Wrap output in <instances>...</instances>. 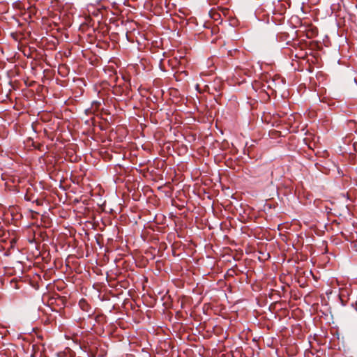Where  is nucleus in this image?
<instances>
[{
    "label": "nucleus",
    "mask_w": 357,
    "mask_h": 357,
    "mask_svg": "<svg viewBox=\"0 0 357 357\" xmlns=\"http://www.w3.org/2000/svg\"><path fill=\"white\" fill-rule=\"evenodd\" d=\"M347 123L353 130H356L357 123L354 120H349L348 121Z\"/></svg>",
    "instance_id": "8"
},
{
    "label": "nucleus",
    "mask_w": 357,
    "mask_h": 357,
    "mask_svg": "<svg viewBox=\"0 0 357 357\" xmlns=\"http://www.w3.org/2000/svg\"><path fill=\"white\" fill-rule=\"evenodd\" d=\"M17 238L16 237L11 238L10 239V247H13V244L16 243Z\"/></svg>",
    "instance_id": "12"
},
{
    "label": "nucleus",
    "mask_w": 357,
    "mask_h": 357,
    "mask_svg": "<svg viewBox=\"0 0 357 357\" xmlns=\"http://www.w3.org/2000/svg\"><path fill=\"white\" fill-rule=\"evenodd\" d=\"M210 15L211 18L215 21H218L220 18V14L215 10H211L210 11Z\"/></svg>",
    "instance_id": "6"
},
{
    "label": "nucleus",
    "mask_w": 357,
    "mask_h": 357,
    "mask_svg": "<svg viewBox=\"0 0 357 357\" xmlns=\"http://www.w3.org/2000/svg\"><path fill=\"white\" fill-rule=\"evenodd\" d=\"M96 321L100 325H104L107 322V318L102 313H99L95 317Z\"/></svg>",
    "instance_id": "3"
},
{
    "label": "nucleus",
    "mask_w": 357,
    "mask_h": 357,
    "mask_svg": "<svg viewBox=\"0 0 357 357\" xmlns=\"http://www.w3.org/2000/svg\"><path fill=\"white\" fill-rule=\"evenodd\" d=\"M79 306L82 310L86 312H93L91 305L87 302V301L84 298H82L79 301Z\"/></svg>",
    "instance_id": "1"
},
{
    "label": "nucleus",
    "mask_w": 357,
    "mask_h": 357,
    "mask_svg": "<svg viewBox=\"0 0 357 357\" xmlns=\"http://www.w3.org/2000/svg\"><path fill=\"white\" fill-rule=\"evenodd\" d=\"M307 56V53L305 52H301L299 54H296L295 57L298 59H304Z\"/></svg>",
    "instance_id": "10"
},
{
    "label": "nucleus",
    "mask_w": 357,
    "mask_h": 357,
    "mask_svg": "<svg viewBox=\"0 0 357 357\" xmlns=\"http://www.w3.org/2000/svg\"><path fill=\"white\" fill-rule=\"evenodd\" d=\"M100 102L98 101H93L91 104V109L93 110V112H96L98 111L100 107Z\"/></svg>",
    "instance_id": "7"
},
{
    "label": "nucleus",
    "mask_w": 357,
    "mask_h": 357,
    "mask_svg": "<svg viewBox=\"0 0 357 357\" xmlns=\"http://www.w3.org/2000/svg\"><path fill=\"white\" fill-rule=\"evenodd\" d=\"M350 248L354 251L357 252V240L353 241L350 243Z\"/></svg>",
    "instance_id": "9"
},
{
    "label": "nucleus",
    "mask_w": 357,
    "mask_h": 357,
    "mask_svg": "<svg viewBox=\"0 0 357 357\" xmlns=\"http://www.w3.org/2000/svg\"><path fill=\"white\" fill-rule=\"evenodd\" d=\"M8 235H9V232L2 227H0V238L2 241H6V238Z\"/></svg>",
    "instance_id": "5"
},
{
    "label": "nucleus",
    "mask_w": 357,
    "mask_h": 357,
    "mask_svg": "<svg viewBox=\"0 0 357 357\" xmlns=\"http://www.w3.org/2000/svg\"><path fill=\"white\" fill-rule=\"evenodd\" d=\"M221 10H222V13H223L225 15L228 13V11H229V10H228L227 8H222Z\"/></svg>",
    "instance_id": "13"
},
{
    "label": "nucleus",
    "mask_w": 357,
    "mask_h": 357,
    "mask_svg": "<svg viewBox=\"0 0 357 357\" xmlns=\"http://www.w3.org/2000/svg\"><path fill=\"white\" fill-rule=\"evenodd\" d=\"M30 213H31V217L33 219L37 218V216L39 215L38 212L34 211L33 210H30Z\"/></svg>",
    "instance_id": "11"
},
{
    "label": "nucleus",
    "mask_w": 357,
    "mask_h": 357,
    "mask_svg": "<svg viewBox=\"0 0 357 357\" xmlns=\"http://www.w3.org/2000/svg\"><path fill=\"white\" fill-rule=\"evenodd\" d=\"M23 284V282L22 281H18L16 279H12L10 280V286L11 287L15 289H19L22 287V284Z\"/></svg>",
    "instance_id": "4"
},
{
    "label": "nucleus",
    "mask_w": 357,
    "mask_h": 357,
    "mask_svg": "<svg viewBox=\"0 0 357 357\" xmlns=\"http://www.w3.org/2000/svg\"><path fill=\"white\" fill-rule=\"evenodd\" d=\"M305 34L308 38H314L318 34V29L317 27H309L305 30Z\"/></svg>",
    "instance_id": "2"
},
{
    "label": "nucleus",
    "mask_w": 357,
    "mask_h": 357,
    "mask_svg": "<svg viewBox=\"0 0 357 357\" xmlns=\"http://www.w3.org/2000/svg\"><path fill=\"white\" fill-rule=\"evenodd\" d=\"M36 202H37L38 205L40 204V201L37 200Z\"/></svg>",
    "instance_id": "14"
}]
</instances>
